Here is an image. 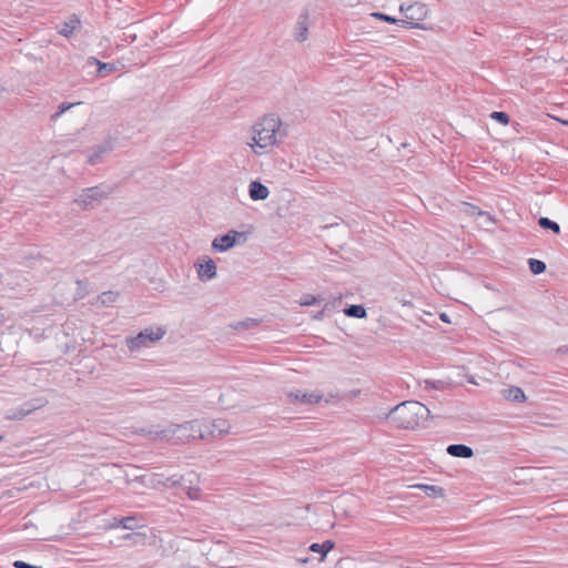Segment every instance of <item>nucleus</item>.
<instances>
[{
    "instance_id": "4468645a",
    "label": "nucleus",
    "mask_w": 568,
    "mask_h": 568,
    "mask_svg": "<svg viewBox=\"0 0 568 568\" xmlns=\"http://www.w3.org/2000/svg\"><path fill=\"white\" fill-rule=\"evenodd\" d=\"M447 454L453 457L470 458L474 456L471 447L464 444H452L446 449Z\"/></svg>"
},
{
    "instance_id": "393cba45",
    "label": "nucleus",
    "mask_w": 568,
    "mask_h": 568,
    "mask_svg": "<svg viewBox=\"0 0 568 568\" xmlns=\"http://www.w3.org/2000/svg\"><path fill=\"white\" fill-rule=\"evenodd\" d=\"M420 489L425 491V494L429 497H442L444 496V489L439 486L435 485H419Z\"/></svg>"
},
{
    "instance_id": "c756f323",
    "label": "nucleus",
    "mask_w": 568,
    "mask_h": 568,
    "mask_svg": "<svg viewBox=\"0 0 568 568\" xmlns=\"http://www.w3.org/2000/svg\"><path fill=\"white\" fill-rule=\"evenodd\" d=\"M425 389H438L442 390L445 388L446 383L444 381H429L425 379Z\"/></svg>"
},
{
    "instance_id": "2f4dec72",
    "label": "nucleus",
    "mask_w": 568,
    "mask_h": 568,
    "mask_svg": "<svg viewBox=\"0 0 568 568\" xmlns=\"http://www.w3.org/2000/svg\"><path fill=\"white\" fill-rule=\"evenodd\" d=\"M320 300L311 294H305L301 300V305L303 306H311L317 303Z\"/></svg>"
},
{
    "instance_id": "c85d7f7f",
    "label": "nucleus",
    "mask_w": 568,
    "mask_h": 568,
    "mask_svg": "<svg viewBox=\"0 0 568 568\" xmlns=\"http://www.w3.org/2000/svg\"><path fill=\"white\" fill-rule=\"evenodd\" d=\"M490 118L493 120H496L497 122H499L503 125H507L509 123V121H510L509 115L506 112H504V111H494L490 114Z\"/></svg>"
},
{
    "instance_id": "20e7f679",
    "label": "nucleus",
    "mask_w": 568,
    "mask_h": 568,
    "mask_svg": "<svg viewBox=\"0 0 568 568\" xmlns=\"http://www.w3.org/2000/svg\"><path fill=\"white\" fill-rule=\"evenodd\" d=\"M112 193L111 187H104L103 185H97L82 190V193L74 200L82 210H90L94 207L95 203L106 199Z\"/></svg>"
},
{
    "instance_id": "7c9ffc66",
    "label": "nucleus",
    "mask_w": 568,
    "mask_h": 568,
    "mask_svg": "<svg viewBox=\"0 0 568 568\" xmlns=\"http://www.w3.org/2000/svg\"><path fill=\"white\" fill-rule=\"evenodd\" d=\"M116 297H118V294L113 293V292H104L100 295V300H101L102 304H104V305L114 303Z\"/></svg>"
},
{
    "instance_id": "72a5a7b5",
    "label": "nucleus",
    "mask_w": 568,
    "mask_h": 568,
    "mask_svg": "<svg viewBox=\"0 0 568 568\" xmlns=\"http://www.w3.org/2000/svg\"><path fill=\"white\" fill-rule=\"evenodd\" d=\"M256 324H257V322L255 320L248 318L246 321L240 322L237 324L236 328H239V327L251 328L252 326H255Z\"/></svg>"
},
{
    "instance_id": "9d476101",
    "label": "nucleus",
    "mask_w": 568,
    "mask_h": 568,
    "mask_svg": "<svg viewBox=\"0 0 568 568\" xmlns=\"http://www.w3.org/2000/svg\"><path fill=\"white\" fill-rule=\"evenodd\" d=\"M286 396L288 403L301 405L318 403L323 397L320 393H303L302 390L290 392Z\"/></svg>"
},
{
    "instance_id": "a19ab883",
    "label": "nucleus",
    "mask_w": 568,
    "mask_h": 568,
    "mask_svg": "<svg viewBox=\"0 0 568 568\" xmlns=\"http://www.w3.org/2000/svg\"><path fill=\"white\" fill-rule=\"evenodd\" d=\"M323 316V312H320L318 314H316L315 318H321Z\"/></svg>"
},
{
    "instance_id": "ea45409f",
    "label": "nucleus",
    "mask_w": 568,
    "mask_h": 568,
    "mask_svg": "<svg viewBox=\"0 0 568 568\" xmlns=\"http://www.w3.org/2000/svg\"><path fill=\"white\" fill-rule=\"evenodd\" d=\"M168 481H171V484L174 486L180 483V479H175L174 476H172V477L168 478Z\"/></svg>"
},
{
    "instance_id": "bb28decb",
    "label": "nucleus",
    "mask_w": 568,
    "mask_h": 568,
    "mask_svg": "<svg viewBox=\"0 0 568 568\" xmlns=\"http://www.w3.org/2000/svg\"><path fill=\"white\" fill-rule=\"evenodd\" d=\"M77 104H81V102H77V103L62 102L58 106V111L51 115V120L57 121L64 112H67L68 110H70L72 106H74Z\"/></svg>"
},
{
    "instance_id": "f257e3e1",
    "label": "nucleus",
    "mask_w": 568,
    "mask_h": 568,
    "mask_svg": "<svg viewBox=\"0 0 568 568\" xmlns=\"http://www.w3.org/2000/svg\"><path fill=\"white\" fill-rule=\"evenodd\" d=\"M429 409L417 400H405L387 414L386 418L398 429H416L429 417Z\"/></svg>"
},
{
    "instance_id": "412c9836",
    "label": "nucleus",
    "mask_w": 568,
    "mask_h": 568,
    "mask_svg": "<svg viewBox=\"0 0 568 568\" xmlns=\"http://www.w3.org/2000/svg\"><path fill=\"white\" fill-rule=\"evenodd\" d=\"M344 313L348 317L365 318L367 312L363 305L353 304L344 308Z\"/></svg>"
},
{
    "instance_id": "c9c22d12",
    "label": "nucleus",
    "mask_w": 568,
    "mask_h": 568,
    "mask_svg": "<svg viewBox=\"0 0 568 568\" xmlns=\"http://www.w3.org/2000/svg\"><path fill=\"white\" fill-rule=\"evenodd\" d=\"M148 427L136 428L133 433L146 437Z\"/></svg>"
},
{
    "instance_id": "5701e85b",
    "label": "nucleus",
    "mask_w": 568,
    "mask_h": 568,
    "mask_svg": "<svg viewBox=\"0 0 568 568\" xmlns=\"http://www.w3.org/2000/svg\"><path fill=\"white\" fill-rule=\"evenodd\" d=\"M538 225L541 229L552 231L555 234H559L560 233V225L557 222L551 221L548 217H544V216L539 217Z\"/></svg>"
},
{
    "instance_id": "cd10ccee",
    "label": "nucleus",
    "mask_w": 568,
    "mask_h": 568,
    "mask_svg": "<svg viewBox=\"0 0 568 568\" xmlns=\"http://www.w3.org/2000/svg\"><path fill=\"white\" fill-rule=\"evenodd\" d=\"M115 70L114 64L101 62L98 65V75L103 78Z\"/></svg>"
},
{
    "instance_id": "4c0bfd02",
    "label": "nucleus",
    "mask_w": 568,
    "mask_h": 568,
    "mask_svg": "<svg viewBox=\"0 0 568 568\" xmlns=\"http://www.w3.org/2000/svg\"><path fill=\"white\" fill-rule=\"evenodd\" d=\"M557 353H559V354H564V355H568V346H560V347L557 349Z\"/></svg>"
},
{
    "instance_id": "dca6fc26",
    "label": "nucleus",
    "mask_w": 568,
    "mask_h": 568,
    "mask_svg": "<svg viewBox=\"0 0 568 568\" xmlns=\"http://www.w3.org/2000/svg\"><path fill=\"white\" fill-rule=\"evenodd\" d=\"M112 148L113 146H112L111 142H109V141L98 145L93 150V153L91 155H89L88 162L91 165L97 164L100 161V159L102 158V155L105 153H109L112 150Z\"/></svg>"
},
{
    "instance_id": "9b49d317",
    "label": "nucleus",
    "mask_w": 568,
    "mask_h": 568,
    "mask_svg": "<svg viewBox=\"0 0 568 568\" xmlns=\"http://www.w3.org/2000/svg\"><path fill=\"white\" fill-rule=\"evenodd\" d=\"M197 276L202 282L210 281L216 276V264L211 257H206L203 263L195 264Z\"/></svg>"
},
{
    "instance_id": "f8f14e48",
    "label": "nucleus",
    "mask_w": 568,
    "mask_h": 568,
    "mask_svg": "<svg viewBox=\"0 0 568 568\" xmlns=\"http://www.w3.org/2000/svg\"><path fill=\"white\" fill-rule=\"evenodd\" d=\"M248 195L253 201L266 200L270 195L268 187L260 181H252L248 185Z\"/></svg>"
},
{
    "instance_id": "7ed1b4c3",
    "label": "nucleus",
    "mask_w": 568,
    "mask_h": 568,
    "mask_svg": "<svg viewBox=\"0 0 568 568\" xmlns=\"http://www.w3.org/2000/svg\"><path fill=\"white\" fill-rule=\"evenodd\" d=\"M165 443L172 445H180L193 439L205 438L202 424L197 420L184 422L182 424H170L165 428Z\"/></svg>"
},
{
    "instance_id": "58836bf2",
    "label": "nucleus",
    "mask_w": 568,
    "mask_h": 568,
    "mask_svg": "<svg viewBox=\"0 0 568 568\" xmlns=\"http://www.w3.org/2000/svg\"><path fill=\"white\" fill-rule=\"evenodd\" d=\"M439 318H440L443 322H445V323H449V322H450V321H449V317H448V315H447L446 313H442V314L439 315Z\"/></svg>"
},
{
    "instance_id": "2eb2a0df",
    "label": "nucleus",
    "mask_w": 568,
    "mask_h": 568,
    "mask_svg": "<svg viewBox=\"0 0 568 568\" xmlns=\"http://www.w3.org/2000/svg\"><path fill=\"white\" fill-rule=\"evenodd\" d=\"M372 17L383 20V21H386V22H389V23L402 24V26L408 27V28L425 29L424 24H422V23L407 22L406 20L396 19L394 17H390V16L382 13V12H373Z\"/></svg>"
},
{
    "instance_id": "a878e982",
    "label": "nucleus",
    "mask_w": 568,
    "mask_h": 568,
    "mask_svg": "<svg viewBox=\"0 0 568 568\" xmlns=\"http://www.w3.org/2000/svg\"><path fill=\"white\" fill-rule=\"evenodd\" d=\"M119 524L128 530H134L138 528V518L135 516L123 517L120 519Z\"/></svg>"
},
{
    "instance_id": "b1692460",
    "label": "nucleus",
    "mask_w": 568,
    "mask_h": 568,
    "mask_svg": "<svg viewBox=\"0 0 568 568\" xmlns=\"http://www.w3.org/2000/svg\"><path fill=\"white\" fill-rule=\"evenodd\" d=\"M529 270L532 274L539 275L546 271L545 262L536 258L528 260Z\"/></svg>"
},
{
    "instance_id": "1a4fd4ad",
    "label": "nucleus",
    "mask_w": 568,
    "mask_h": 568,
    "mask_svg": "<svg viewBox=\"0 0 568 568\" xmlns=\"http://www.w3.org/2000/svg\"><path fill=\"white\" fill-rule=\"evenodd\" d=\"M205 437L221 438L230 432V424L226 419H215L211 424H202Z\"/></svg>"
},
{
    "instance_id": "6ab92c4d",
    "label": "nucleus",
    "mask_w": 568,
    "mask_h": 568,
    "mask_svg": "<svg viewBox=\"0 0 568 568\" xmlns=\"http://www.w3.org/2000/svg\"><path fill=\"white\" fill-rule=\"evenodd\" d=\"M123 540L132 546H144L148 540V535L141 531H132L123 536Z\"/></svg>"
},
{
    "instance_id": "39448f33",
    "label": "nucleus",
    "mask_w": 568,
    "mask_h": 568,
    "mask_svg": "<svg viewBox=\"0 0 568 568\" xmlns=\"http://www.w3.org/2000/svg\"><path fill=\"white\" fill-rule=\"evenodd\" d=\"M165 335V329L162 327L145 328L141 331L136 336L126 338V346L131 352L139 351L140 348L148 346L149 343L158 342Z\"/></svg>"
},
{
    "instance_id": "473e14b6",
    "label": "nucleus",
    "mask_w": 568,
    "mask_h": 568,
    "mask_svg": "<svg viewBox=\"0 0 568 568\" xmlns=\"http://www.w3.org/2000/svg\"><path fill=\"white\" fill-rule=\"evenodd\" d=\"M187 496L190 499H199L200 496H201V489L200 488H194V487H189L187 489Z\"/></svg>"
},
{
    "instance_id": "ddd939ff",
    "label": "nucleus",
    "mask_w": 568,
    "mask_h": 568,
    "mask_svg": "<svg viewBox=\"0 0 568 568\" xmlns=\"http://www.w3.org/2000/svg\"><path fill=\"white\" fill-rule=\"evenodd\" d=\"M308 18H310V14H308L307 10L303 11L298 18L295 39L300 42H303L307 39Z\"/></svg>"
},
{
    "instance_id": "0eeeda50",
    "label": "nucleus",
    "mask_w": 568,
    "mask_h": 568,
    "mask_svg": "<svg viewBox=\"0 0 568 568\" xmlns=\"http://www.w3.org/2000/svg\"><path fill=\"white\" fill-rule=\"evenodd\" d=\"M399 10L405 13V20L413 23H419V21H423L428 14L427 6L420 2H415L407 8L402 4Z\"/></svg>"
},
{
    "instance_id": "f704fd0d",
    "label": "nucleus",
    "mask_w": 568,
    "mask_h": 568,
    "mask_svg": "<svg viewBox=\"0 0 568 568\" xmlns=\"http://www.w3.org/2000/svg\"><path fill=\"white\" fill-rule=\"evenodd\" d=\"M13 567L14 568H42L41 566H34V565H30L28 562H24L22 560H16L13 562Z\"/></svg>"
},
{
    "instance_id": "423d86ee",
    "label": "nucleus",
    "mask_w": 568,
    "mask_h": 568,
    "mask_svg": "<svg viewBox=\"0 0 568 568\" xmlns=\"http://www.w3.org/2000/svg\"><path fill=\"white\" fill-rule=\"evenodd\" d=\"M247 240L245 232H239L235 230L229 231L226 234L216 236L212 242V250L214 252H225L235 245L245 243Z\"/></svg>"
},
{
    "instance_id": "37998d69",
    "label": "nucleus",
    "mask_w": 568,
    "mask_h": 568,
    "mask_svg": "<svg viewBox=\"0 0 568 568\" xmlns=\"http://www.w3.org/2000/svg\"><path fill=\"white\" fill-rule=\"evenodd\" d=\"M568 125V121L565 122Z\"/></svg>"
},
{
    "instance_id": "f3484780",
    "label": "nucleus",
    "mask_w": 568,
    "mask_h": 568,
    "mask_svg": "<svg viewBox=\"0 0 568 568\" xmlns=\"http://www.w3.org/2000/svg\"><path fill=\"white\" fill-rule=\"evenodd\" d=\"M80 24V19L75 14H72L69 20L63 23L59 32L65 38H70Z\"/></svg>"
},
{
    "instance_id": "e433bc0d",
    "label": "nucleus",
    "mask_w": 568,
    "mask_h": 568,
    "mask_svg": "<svg viewBox=\"0 0 568 568\" xmlns=\"http://www.w3.org/2000/svg\"><path fill=\"white\" fill-rule=\"evenodd\" d=\"M88 63H89V64H91V65H93V64L99 65V63H101V61H99V60H98L97 58H94V57H90V58L88 59Z\"/></svg>"
},
{
    "instance_id": "f03ea898",
    "label": "nucleus",
    "mask_w": 568,
    "mask_h": 568,
    "mask_svg": "<svg viewBox=\"0 0 568 568\" xmlns=\"http://www.w3.org/2000/svg\"><path fill=\"white\" fill-rule=\"evenodd\" d=\"M281 120L277 116L270 115L262 118L252 126V143L248 145L254 149H266L276 143V133L280 130Z\"/></svg>"
},
{
    "instance_id": "4be33fe9",
    "label": "nucleus",
    "mask_w": 568,
    "mask_h": 568,
    "mask_svg": "<svg viewBox=\"0 0 568 568\" xmlns=\"http://www.w3.org/2000/svg\"><path fill=\"white\" fill-rule=\"evenodd\" d=\"M164 434H166L165 428L160 429L158 426H150L148 427L146 438L150 440H161L165 443Z\"/></svg>"
},
{
    "instance_id": "79ce46f5",
    "label": "nucleus",
    "mask_w": 568,
    "mask_h": 568,
    "mask_svg": "<svg viewBox=\"0 0 568 568\" xmlns=\"http://www.w3.org/2000/svg\"><path fill=\"white\" fill-rule=\"evenodd\" d=\"M2 440H3V436H2V435H0V443H1Z\"/></svg>"
},
{
    "instance_id": "a211bd4d",
    "label": "nucleus",
    "mask_w": 568,
    "mask_h": 568,
    "mask_svg": "<svg viewBox=\"0 0 568 568\" xmlns=\"http://www.w3.org/2000/svg\"><path fill=\"white\" fill-rule=\"evenodd\" d=\"M504 396L510 402L523 403L526 400V395L520 387L511 386L504 390Z\"/></svg>"
},
{
    "instance_id": "6e6552de",
    "label": "nucleus",
    "mask_w": 568,
    "mask_h": 568,
    "mask_svg": "<svg viewBox=\"0 0 568 568\" xmlns=\"http://www.w3.org/2000/svg\"><path fill=\"white\" fill-rule=\"evenodd\" d=\"M48 404L45 398H34L24 403L21 407L17 408L12 415L7 416L8 419L20 420L33 413L37 409L44 407Z\"/></svg>"
},
{
    "instance_id": "aec40b11",
    "label": "nucleus",
    "mask_w": 568,
    "mask_h": 568,
    "mask_svg": "<svg viewBox=\"0 0 568 568\" xmlns=\"http://www.w3.org/2000/svg\"><path fill=\"white\" fill-rule=\"evenodd\" d=\"M335 547V542L333 540H325L322 544L314 542L308 549L313 552H318L322 555V559H324L329 550Z\"/></svg>"
}]
</instances>
